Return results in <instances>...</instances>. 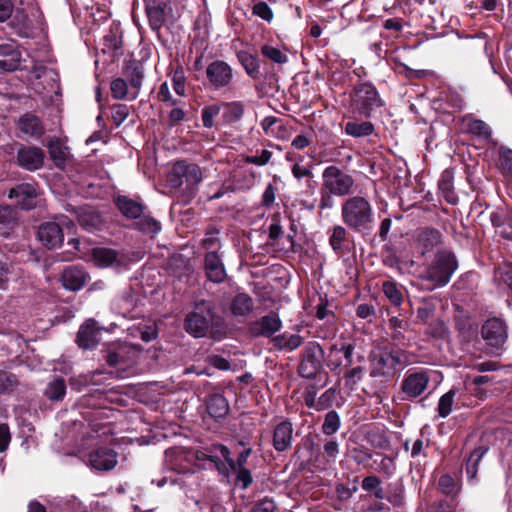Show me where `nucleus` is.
<instances>
[{"mask_svg":"<svg viewBox=\"0 0 512 512\" xmlns=\"http://www.w3.org/2000/svg\"><path fill=\"white\" fill-rule=\"evenodd\" d=\"M183 328L194 338L210 336L220 339L225 335L226 324L214 302L203 299L195 302L193 309L186 314Z\"/></svg>","mask_w":512,"mask_h":512,"instance_id":"obj_1","label":"nucleus"},{"mask_svg":"<svg viewBox=\"0 0 512 512\" xmlns=\"http://www.w3.org/2000/svg\"><path fill=\"white\" fill-rule=\"evenodd\" d=\"M343 224L361 236H369L374 230L375 216L371 202L364 196H350L341 205Z\"/></svg>","mask_w":512,"mask_h":512,"instance_id":"obj_2","label":"nucleus"},{"mask_svg":"<svg viewBox=\"0 0 512 512\" xmlns=\"http://www.w3.org/2000/svg\"><path fill=\"white\" fill-rule=\"evenodd\" d=\"M203 180L199 165L185 160L176 161L167 175L170 188L179 189L178 199L183 204L190 203L198 193V185Z\"/></svg>","mask_w":512,"mask_h":512,"instance_id":"obj_3","label":"nucleus"},{"mask_svg":"<svg viewBox=\"0 0 512 512\" xmlns=\"http://www.w3.org/2000/svg\"><path fill=\"white\" fill-rule=\"evenodd\" d=\"M410 363L407 351L392 345L382 347L370 357V375L372 377L392 378Z\"/></svg>","mask_w":512,"mask_h":512,"instance_id":"obj_4","label":"nucleus"},{"mask_svg":"<svg viewBox=\"0 0 512 512\" xmlns=\"http://www.w3.org/2000/svg\"><path fill=\"white\" fill-rule=\"evenodd\" d=\"M457 267L455 255L451 251L441 250L437 252L422 278L432 283L431 289L442 287L448 284Z\"/></svg>","mask_w":512,"mask_h":512,"instance_id":"obj_5","label":"nucleus"},{"mask_svg":"<svg viewBox=\"0 0 512 512\" xmlns=\"http://www.w3.org/2000/svg\"><path fill=\"white\" fill-rule=\"evenodd\" d=\"M351 105L358 114L370 118L373 111L384 105V101L373 84L363 82L351 92Z\"/></svg>","mask_w":512,"mask_h":512,"instance_id":"obj_6","label":"nucleus"},{"mask_svg":"<svg viewBox=\"0 0 512 512\" xmlns=\"http://www.w3.org/2000/svg\"><path fill=\"white\" fill-rule=\"evenodd\" d=\"M324 350L316 341L306 343L299 355L297 373L300 377L313 380L323 368Z\"/></svg>","mask_w":512,"mask_h":512,"instance_id":"obj_7","label":"nucleus"},{"mask_svg":"<svg viewBox=\"0 0 512 512\" xmlns=\"http://www.w3.org/2000/svg\"><path fill=\"white\" fill-rule=\"evenodd\" d=\"M161 223L151 215L142 202L130 199V229L153 239L161 230Z\"/></svg>","mask_w":512,"mask_h":512,"instance_id":"obj_8","label":"nucleus"},{"mask_svg":"<svg viewBox=\"0 0 512 512\" xmlns=\"http://www.w3.org/2000/svg\"><path fill=\"white\" fill-rule=\"evenodd\" d=\"M322 178V185L325 189L334 192L336 196H348L353 191L354 178L337 166L326 167L322 173Z\"/></svg>","mask_w":512,"mask_h":512,"instance_id":"obj_9","label":"nucleus"},{"mask_svg":"<svg viewBox=\"0 0 512 512\" xmlns=\"http://www.w3.org/2000/svg\"><path fill=\"white\" fill-rule=\"evenodd\" d=\"M45 158V152L40 147L18 143L14 163L26 171L34 172L43 168Z\"/></svg>","mask_w":512,"mask_h":512,"instance_id":"obj_10","label":"nucleus"},{"mask_svg":"<svg viewBox=\"0 0 512 512\" xmlns=\"http://www.w3.org/2000/svg\"><path fill=\"white\" fill-rule=\"evenodd\" d=\"M67 217L62 216L60 221H46L39 225L37 239L47 249L59 248L64 241L62 225L66 223Z\"/></svg>","mask_w":512,"mask_h":512,"instance_id":"obj_11","label":"nucleus"},{"mask_svg":"<svg viewBox=\"0 0 512 512\" xmlns=\"http://www.w3.org/2000/svg\"><path fill=\"white\" fill-rule=\"evenodd\" d=\"M208 83L214 90L229 89L233 81L231 66L222 60H214L206 68Z\"/></svg>","mask_w":512,"mask_h":512,"instance_id":"obj_12","label":"nucleus"},{"mask_svg":"<svg viewBox=\"0 0 512 512\" xmlns=\"http://www.w3.org/2000/svg\"><path fill=\"white\" fill-rule=\"evenodd\" d=\"M282 328V321L277 312L271 311L268 314L252 321L247 326L248 334L251 337L271 338Z\"/></svg>","mask_w":512,"mask_h":512,"instance_id":"obj_13","label":"nucleus"},{"mask_svg":"<svg viewBox=\"0 0 512 512\" xmlns=\"http://www.w3.org/2000/svg\"><path fill=\"white\" fill-rule=\"evenodd\" d=\"M481 335L487 345L500 349L507 340V326L499 318H490L482 325Z\"/></svg>","mask_w":512,"mask_h":512,"instance_id":"obj_14","label":"nucleus"},{"mask_svg":"<svg viewBox=\"0 0 512 512\" xmlns=\"http://www.w3.org/2000/svg\"><path fill=\"white\" fill-rule=\"evenodd\" d=\"M430 378L427 372L419 371L408 374L401 383L402 400H412L420 396L429 384Z\"/></svg>","mask_w":512,"mask_h":512,"instance_id":"obj_15","label":"nucleus"},{"mask_svg":"<svg viewBox=\"0 0 512 512\" xmlns=\"http://www.w3.org/2000/svg\"><path fill=\"white\" fill-rule=\"evenodd\" d=\"M7 196L14 200L15 205L22 210H31L37 206L38 193L33 184H17L9 189Z\"/></svg>","mask_w":512,"mask_h":512,"instance_id":"obj_16","label":"nucleus"},{"mask_svg":"<svg viewBox=\"0 0 512 512\" xmlns=\"http://www.w3.org/2000/svg\"><path fill=\"white\" fill-rule=\"evenodd\" d=\"M103 327H99L94 319L86 320L79 328L76 343L82 349L95 348L101 339Z\"/></svg>","mask_w":512,"mask_h":512,"instance_id":"obj_17","label":"nucleus"},{"mask_svg":"<svg viewBox=\"0 0 512 512\" xmlns=\"http://www.w3.org/2000/svg\"><path fill=\"white\" fill-rule=\"evenodd\" d=\"M204 271L207 279L213 283H222L227 277L221 255L217 250L208 251L204 255Z\"/></svg>","mask_w":512,"mask_h":512,"instance_id":"obj_18","label":"nucleus"},{"mask_svg":"<svg viewBox=\"0 0 512 512\" xmlns=\"http://www.w3.org/2000/svg\"><path fill=\"white\" fill-rule=\"evenodd\" d=\"M92 259L100 268L114 267L120 271L122 266H126L125 259L119 256V253L106 247H95L92 249Z\"/></svg>","mask_w":512,"mask_h":512,"instance_id":"obj_19","label":"nucleus"},{"mask_svg":"<svg viewBox=\"0 0 512 512\" xmlns=\"http://www.w3.org/2000/svg\"><path fill=\"white\" fill-rule=\"evenodd\" d=\"M90 466L99 471L112 469L117 463V453L108 447H99L88 454Z\"/></svg>","mask_w":512,"mask_h":512,"instance_id":"obj_20","label":"nucleus"},{"mask_svg":"<svg viewBox=\"0 0 512 512\" xmlns=\"http://www.w3.org/2000/svg\"><path fill=\"white\" fill-rule=\"evenodd\" d=\"M293 441V424L286 419L277 424L273 430L272 445L277 452L291 448Z\"/></svg>","mask_w":512,"mask_h":512,"instance_id":"obj_21","label":"nucleus"},{"mask_svg":"<svg viewBox=\"0 0 512 512\" xmlns=\"http://www.w3.org/2000/svg\"><path fill=\"white\" fill-rule=\"evenodd\" d=\"M22 54L14 44H0V70L13 72L21 67Z\"/></svg>","mask_w":512,"mask_h":512,"instance_id":"obj_22","label":"nucleus"},{"mask_svg":"<svg viewBox=\"0 0 512 512\" xmlns=\"http://www.w3.org/2000/svg\"><path fill=\"white\" fill-rule=\"evenodd\" d=\"M88 274L83 267L71 265L66 267L61 275L63 286L71 291L80 290L86 283Z\"/></svg>","mask_w":512,"mask_h":512,"instance_id":"obj_23","label":"nucleus"},{"mask_svg":"<svg viewBox=\"0 0 512 512\" xmlns=\"http://www.w3.org/2000/svg\"><path fill=\"white\" fill-rule=\"evenodd\" d=\"M18 129L35 140L40 139L45 134V127L41 119L29 112L19 118Z\"/></svg>","mask_w":512,"mask_h":512,"instance_id":"obj_24","label":"nucleus"},{"mask_svg":"<svg viewBox=\"0 0 512 512\" xmlns=\"http://www.w3.org/2000/svg\"><path fill=\"white\" fill-rule=\"evenodd\" d=\"M441 241L442 235L440 231L431 227H424L419 229L416 236V242L418 247L421 249L422 255L432 251L441 243Z\"/></svg>","mask_w":512,"mask_h":512,"instance_id":"obj_25","label":"nucleus"},{"mask_svg":"<svg viewBox=\"0 0 512 512\" xmlns=\"http://www.w3.org/2000/svg\"><path fill=\"white\" fill-rule=\"evenodd\" d=\"M19 224L17 211L9 206H0V237L9 238Z\"/></svg>","mask_w":512,"mask_h":512,"instance_id":"obj_26","label":"nucleus"},{"mask_svg":"<svg viewBox=\"0 0 512 512\" xmlns=\"http://www.w3.org/2000/svg\"><path fill=\"white\" fill-rule=\"evenodd\" d=\"M349 229L343 225H334L330 230L329 244L337 255H342L344 251H349L347 246Z\"/></svg>","mask_w":512,"mask_h":512,"instance_id":"obj_27","label":"nucleus"},{"mask_svg":"<svg viewBox=\"0 0 512 512\" xmlns=\"http://www.w3.org/2000/svg\"><path fill=\"white\" fill-rule=\"evenodd\" d=\"M206 410L212 418L222 419L229 412V404L222 394H212L206 400Z\"/></svg>","mask_w":512,"mask_h":512,"instance_id":"obj_28","label":"nucleus"},{"mask_svg":"<svg viewBox=\"0 0 512 512\" xmlns=\"http://www.w3.org/2000/svg\"><path fill=\"white\" fill-rule=\"evenodd\" d=\"M78 222L84 230L91 233L101 230L104 225L101 214L91 209L82 211Z\"/></svg>","mask_w":512,"mask_h":512,"instance_id":"obj_29","label":"nucleus"},{"mask_svg":"<svg viewBox=\"0 0 512 512\" xmlns=\"http://www.w3.org/2000/svg\"><path fill=\"white\" fill-rule=\"evenodd\" d=\"M47 149L50 159L54 162L55 166L63 169L67 162V147L63 146L59 138L54 137L48 141Z\"/></svg>","mask_w":512,"mask_h":512,"instance_id":"obj_30","label":"nucleus"},{"mask_svg":"<svg viewBox=\"0 0 512 512\" xmlns=\"http://www.w3.org/2000/svg\"><path fill=\"white\" fill-rule=\"evenodd\" d=\"M254 309L253 299L246 293H238L231 301L230 310L236 317H246Z\"/></svg>","mask_w":512,"mask_h":512,"instance_id":"obj_31","label":"nucleus"},{"mask_svg":"<svg viewBox=\"0 0 512 512\" xmlns=\"http://www.w3.org/2000/svg\"><path fill=\"white\" fill-rule=\"evenodd\" d=\"M270 341L276 349L291 352L301 346L303 337L299 334L288 335L287 333H283L272 337Z\"/></svg>","mask_w":512,"mask_h":512,"instance_id":"obj_32","label":"nucleus"},{"mask_svg":"<svg viewBox=\"0 0 512 512\" xmlns=\"http://www.w3.org/2000/svg\"><path fill=\"white\" fill-rule=\"evenodd\" d=\"M66 389L65 379L61 376H56L47 384L44 395L52 402L62 401L66 395Z\"/></svg>","mask_w":512,"mask_h":512,"instance_id":"obj_33","label":"nucleus"},{"mask_svg":"<svg viewBox=\"0 0 512 512\" xmlns=\"http://www.w3.org/2000/svg\"><path fill=\"white\" fill-rule=\"evenodd\" d=\"M214 449H219L221 456L229 465L230 469L246 467L249 456L252 453L251 448L244 449L237 457L236 460L230 458V451L227 446L223 444H215Z\"/></svg>","mask_w":512,"mask_h":512,"instance_id":"obj_34","label":"nucleus"},{"mask_svg":"<svg viewBox=\"0 0 512 512\" xmlns=\"http://www.w3.org/2000/svg\"><path fill=\"white\" fill-rule=\"evenodd\" d=\"M166 3H149L146 5V13L153 30L161 28L165 22L166 14L164 6Z\"/></svg>","mask_w":512,"mask_h":512,"instance_id":"obj_35","label":"nucleus"},{"mask_svg":"<svg viewBox=\"0 0 512 512\" xmlns=\"http://www.w3.org/2000/svg\"><path fill=\"white\" fill-rule=\"evenodd\" d=\"M11 26L20 37H27L31 29V20L24 9L17 8L11 20Z\"/></svg>","mask_w":512,"mask_h":512,"instance_id":"obj_36","label":"nucleus"},{"mask_svg":"<svg viewBox=\"0 0 512 512\" xmlns=\"http://www.w3.org/2000/svg\"><path fill=\"white\" fill-rule=\"evenodd\" d=\"M105 45L114 51L115 55H118V51L122 48L123 35L120 31L118 24L113 23L110 27L109 34L104 37ZM122 54V52H119Z\"/></svg>","mask_w":512,"mask_h":512,"instance_id":"obj_37","label":"nucleus"},{"mask_svg":"<svg viewBox=\"0 0 512 512\" xmlns=\"http://www.w3.org/2000/svg\"><path fill=\"white\" fill-rule=\"evenodd\" d=\"M220 230L217 227H208L205 231L204 238L201 240V247L205 250H219L221 249V240L219 237Z\"/></svg>","mask_w":512,"mask_h":512,"instance_id":"obj_38","label":"nucleus"},{"mask_svg":"<svg viewBox=\"0 0 512 512\" xmlns=\"http://www.w3.org/2000/svg\"><path fill=\"white\" fill-rule=\"evenodd\" d=\"M345 132L353 137L369 136L374 132V125L370 121L347 122Z\"/></svg>","mask_w":512,"mask_h":512,"instance_id":"obj_39","label":"nucleus"},{"mask_svg":"<svg viewBox=\"0 0 512 512\" xmlns=\"http://www.w3.org/2000/svg\"><path fill=\"white\" fill-rule=\"evenodd\" d=\"M223 107L225 111L222 117L226 123L237 122L242 118L244 114V105L242 102L234 101L224 103Z\"/></svg>","mask_w":512,"mask_h":512,"instance_id":"obj_40","label":"nucleus"},{"mask_svg":"<svg viewBox=\"0 0 512 512\" xmlns=\"http://www.w3.org/2000/svg\"><path fill=\"white\" fill-rule=\"evenodd\" d=\"M215 445H212L211 447L204 448L202 450H197L195 453V457L199 461L208 460L211 463H213L214 467L222 473L225 469V463L217 456L214 455L215 451H219V449H214Z\"/></svg>","mask_w":512,"mask_h":512,"instance_id":"obj_41","label":"nucleus"},{"mask_svg":"<svg viewBox=\"0 0 512 512\" xmlns=\"http://www.w3.org/2000/svg\"><path fill=\"white\" fill-rule=\"evenodd\" d=\"M494 279L498 284H503L512 290V263L503 262L495 267Z\"/></svg>","mask_w":512,"mask_h":512,"instance_id":"obj_42","label":"nucleus"},{"mask_svg":"<svg viewBox=\"0 0 512 512\" xmlns=\"http://www.w3.org/2000/svg\"><path fill=\"white\" fill-rule=\"evenodd\" d=\"M18 385V377L14 373L0 370V395L11 394Z\"/></svg>","mask_w":512,"mask_h":512,"instance_id":"obj_43","label":"nucleus"},{"mask_svg":"<svg viewBox=\"0 0 512 512\" xmlns=\"http://www.w3.org/2000/svg\"><path fill=\"white\" fill-rule=\"evenodd\" d=\"M486 451V448L478 447L471 452L466 462V473L470 479H474L476 477L478 472V464Z\"/></svg>","mask_w":512,"mask_h":512,"instance_id":"obj_44","label":"nucleus"},{"mask_svg":"<svg viewBox=\"0 0 512 512\" xmlns=\"http://www.w3.org/2000/svg\"><path fill=\"white\" fill-rule=\"evenodd\" d=\"M239 61L244 67L246 73L254 79L259 77V64L256 57L247 52H241L238 54Z\"/></svg>","mask_w":512,"mask_h":512,"instance_id":"obj_45","label":"nucleus"},{"mask_svg":"<svg viewBox=\"0 0 512 512\" xmlns=\"http://www.w3.org/2000/svg\"><path fill=\"white\" fill-rule=\"evenodd\" d=\"M439 190L445 197V199L449 202L454 204L456 202V196L454 195L453 191V183H452V176L449 172H445L442 174L441 179L438 183Z\"/></svg>","mask_w":512,"mask_h":512,"instance_id":"obj_46","label":"nucleus"},{"mask_svg":"<svg viewBox=\"0 0 512 512\" xmlns=\"http://www.w3.org/2000/svg\"><path fill=\"white\" fill-rule=\"evenodd\" d=\"M340 424L341 421L338 413L335 410H331L325 415L322 432L328 436L333 435L338 431Z\"/></svg>","mask_w":512,"mask_h":512,"instance_id":"obj_47","label":"nucleus"},{"mask_svg":"<svg viewBox=\"0 0 512 512\" xmlns=\"http://www.w3.org/2000/svg\"><path fill=\"white\" fill-rule=\"evenodd\" d=\"M427 334L435 339H447L449 329L443 320L436 319L429 323Z\"/></svg>","mask_w":512,"mask_h":512,"instance_id":"obj_48","label":"nucleus"},{"mask_svg":"<svg viewBox=\"0 0 512 512\" xmlns=\"http://www.w3.org/2000/svg\"><path fill=\"white\" fill-rule=\"evenodd\" d=\"M455 394L456 391L451 389L441 396L438 403V414L442 418L447 417L451 413Z\"/></svg>","mask_w":512,"mask_h":512,"instance_id":"obj_49","label":"nucleus"},{"mask_svg":"<svg viewBox=\"0 0 512 512\" xmlns=\"http://www.w3.org/2000/svg\"><path fill=\"white\" fill-rule=\"evenodd\" d=\"M438 487L441 493L446 496H450L451 499H453L458 493L455 480L448 474L442 475L439 478Z\"/></svg>","mask_w":512,"mask_h":512,"instance_id":"obj_50","label":"nucleus"},{"mask_svg":"<svg viewBox=\"0 0 512 512\" xmlns=\"http://www.w3.org/2000/svg\"><path fill=\"white\" fill-rule=\"evenodd\" d=\"M469 133L478 137L488 139L491 136L490 127L482 120L475 119L468 124Z\"/></svg>","mask_w":512,"mask_h":512,"instance_id":"obj_51","label":"nucleus"},{"mask_svg":"<svg viewBox=\"0 0 512 512\" xmlns=\"http://www.w3.org/2000/svg\"><path fill=\"white\" fill-rule=\"evenodd\" d=\"M334 196H336L334 192H330L329 189H325V187L321 185L319 201L320 211L318 213L320 217L322 216L323 211L330 210L335 206Z\"/></svg>","mask_w":512,"mask_h":512,"instance_id":"obj_52","label":"nucleus"},{"mask_svg":"<svg viewBox=\"0 0 512 512\" xmlns=\"http://www.w3.org/2000/svg\"><path fill=\"white\" fill-rule=\"evenodd\" d=\"M236 473L235 485L240 486L241 489L246 490L253 482V477L249 469L246 467L231 469Z\"/></svg>","mask_w":512,"mask_h":512,"instance_id":"obj_53","label":"nucleus"},{"mask_svg":"<svg viewBox=\"0 0 512 512\" xmlns=\"http://www.w3.org/2000/svg\"><path fill=\"white\" fill-rule=\"evenodd\" d=\"M111 95L115 99H124L128 94V83L123 78H116L110 85Z\"/></svg>","mask_w":512,"mask_h":512,"instance_id":"obj_54","label":"nucleus"},{"mask_svg":"<svg viewBox=\"0 0 512 512\" xmlns=\"http://www.w3.org/2000/svg\"><path fill=\"white\" fill-rule=\"evenodd\" d=\"M261 52L265 57H267L268 59L275 63L283 64L288 61V57L276 47L264 45L261 48Z\"/></svg>","mask_w":512,"mask_h":512,"instance_id":"obj_55","label":"nucleus"},{"mask_svg":"<svg viewBox=\"0 0 512 512\" xmlns=\"http://www.w3.org/2000/svg\"><path fill=\"white\" fill-rule=\"evenodd\" d=\"M133 337H140L145 342H150L157 336V329L155 325L151 326H138L133 328L132 332L130 333Z\"/></svg>","mask_w":512,"mask_h":512,"instance_id":"obj_56","label":"nucleus"},{"mask_svg":"<svg viewBox=\"0 0 512 512\" xmlns=\"http://www.w3.org/2000/svg\"><path fill=\"white\" fill-rule=\"evenodd\" d=\"M383 292L393 305H400L402 301V293L393 282H385L383 284Z\"/></svg>","mask_w":512,"mask_h":512,"instance_id":"obj_57","label":"nucleus"},{"mask_svg":"<svg viewBox=\"0 0 512 512\" xmlns=\"http://www.w3.org/2000/svg\"><path fill=\"white\" fill-rule=\"evenodd\" d=\"M316 446L317 445L315 442V437L311 433H309L302 439L301 443L296 446V450L293 454V457L300 458V449L303 448L309 453V460H311Z\"/></svg>","mask_w":512,"mask_h":512,"instance_id":"obj_58","label":"nucleus"},{"mask_svg":"<svg viewBox=\"0 0 512 512\" xmlns=\"http://www.w3.org/2000/svg\"><path fill=\"white\" fill-rule=\"evenodd\" d=\"M132 73L130 74V87L137 91L141 88L142 79L144 78V68L141 63L131 65Z\"/></svg>","mask_w":512,"mask_h":512,"instance_id":"obj_59","label":"nucleus"},{"mask_svg":"<svg viewBox=\"0 0 512 512\" xmlns=\"http://www.w3.org/2000/svg\"><path fill=\"white\" fill-rule=\"evenodd\" d=\"M456 329L459 332L460 336L469 341L476 333L475 328L470 323L469 320L466 319H458L456 320Z\"/></svg>","mask_w":512,"mask_h":512,"instance_id":"obj_60","label":"nucleus"},{"mask_svg":"<svg viewBox=\"0 0 512 512\" xmlns=\"http://www.w3.org/2000/svg\"><path fill=\"white\" fill-rule=\"evenodd\" d=\"M220 110L221 106L216 104L203 108L201 116L204 127L211 128L213 126V118L219 114Z\"/></svg>","mask_w":512,"mask_h":512,"instance_id":"obj_61","label":"nucleus"},{"mask_svg":"<svg viewBox=\"0 0 512 512\" xmlns=\"http://www.w3.org/2000/svg\"><path fill=\"white\" fill-rule=\"evenodd\" d=\"M112 121L119 126L128 116V107L125 104H114L111 107Z\"/></svg>","mask_w":512,"mask_h":512,"instance_id":"obj_62","label":"nucleus"},{"mask_svg":"<svg viewBox=\"0 0 512 512\" xmlns=\"http://www.w3.org/2000/svg\"><path fill=\"white\" fill-rule=\"evenodd\" d=\"M456 511V503L453 499H445L441 500L437 503H434L430 506L429 512H455Z\"/></svg>","mask_w":512,"mask_h":512,"instance_id":"obj_63","label":"nucleus"},{"mask_svg":"<svg viewBox=\"0 0 512 512\" xmlns=\"http://www.w3.org/2000/svg\"><path fill=\"white\" fill-rule=\"evenodd\" d=\"M276 505L271 498H264L256 502L251 508V512H274Z\"/></svg>","mask_w":512,"mask_h":512,"instance_id":"obj_64","label":"nucleus"}]
</instances>
